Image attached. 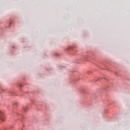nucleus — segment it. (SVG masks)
<instances>
[{
	"mask_svg": "<svg viewBox=\"0 0 130 130\" xmlns=\"http://www.w3.org/2000/svg\"><path fill=\"white\" fill-rule=\"evenodd\" d=\"M15 104H17V103Z\"/></svg>",
	"mask_w": 130,
	"mask_h": 130,
	"instance_id": "obj_6",
	"label": "nucleus"
},
{
	"mask_svg": "<svg viewBox=\"0 0 130 130\" xmlns=\"http://www.w3.org/2000/svg\"><path fill=\"white\" fill-rule=\"evenodd\" d=\"M5 114V113L4 112V111L0 110V119L1 121L4 122L5 121V120L6 118H5V116H4Z\"/></svg>",
	"mask_w": 130,
	"mask_h": 130,
	"instance_id": "obj_2",
	"label": "nucleus"
},
{
	"mask_svg": "<svg viewBox=\"0 0 130 130\" xmlns=\"http://www.w3.org/2000/svg\"><path fill=\"white\" fill-rule=\"evenodd\" d=\"M27 110H28V108L27 107H25L23 108V110L25 112H26Z\"/></svg>",
	"mask_w": 130,
	"mask_h": 130,
	"instance_id": "obj_4",
	"label": "nucleus"
},
{
	"mask_svg": "<svg viewBox=\"0 0 130 130\" xmlns=\"http://www.w3.org/2000/svg\"><path fill=\"white\" fill-rule=\"evenodd\" d=\"M104 81H110V80H109V79H107L105 78H102V77H96L94 79L95 82H103Z\"/></svg>",
	"mask_w": 130,
	"mask_h": 130,
	"instance_id": "obj_1",
	"label": "nucleus"
},
{
	"mask_svg": "<svg viewBox=\"0 0 130 130\" xmlns=\"http://www.w3.org/2000/svg\"><path fill=\"white\" fill-rule=\"evenodd\" d=\"M20 87H22V85L21 84L20 85Z\"/></svg>",
	"mask_w": 130,
	"mask_h": 130,
	"instance_id": "obj_5",
	"label": "nucleus"
},
{
	"mask_svg": "<svg viewBox=\"0 0 130 130\" xmlns=\"http://www.w3.org/2000/svg\"><path fill=\"white\" fill-rule=\"evenodd\" d=\"M9 94H10V96H14V95L15 94V93L12 91L9 92Z\"/></svg>",
	"mask_w": 130,
	"mask_h": 130,
	"instance_id": "obj_3",
	"label": "nucleus"
}]
</instances>
